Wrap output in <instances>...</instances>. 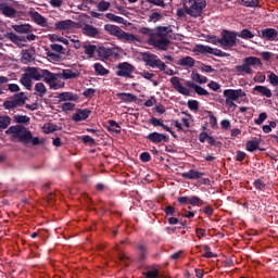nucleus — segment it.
Returning <instances> with one entry per match:
<instances>
[{
	"label": "nucleus",
	"mask_w": 278,
	"mask_h": 278,
	"mask_svg": "<svg viewBox=\"0 0 278 278\" xmlns=\"http://www.w3.org/2000/svg\"><path fill=\"white\" fill-rule=\"evenodd\" d=\"M193 90L200 97H208L210 96V92L199 85H197Z\"/></svg>",
	"instance_id": "49"
},
{
	"label": "nucleus",
	"mask_w": 278,
	"mask_h": 278,
	"mask_svg": "<svg viewBox=\"0 0 278 278\" xmlns=\"http://www.w3.org/2000/svg\"><path fill=\"white\" fill-rule=\"evenodd\" d=\"M191 78L195 84H205L207 81V77L194 72L191 74Z\"/></svg>",
	"instance_id": "37"
},
{
	"label": "nucleus",
	"mask_w": 278,
	"mask_h": 278,
	"mask_svg": "<svg viewBox=\"0 0 278 278\" xmlns=\"http://www.w3.org/2000/svg\"><path fill=\"white\" fill-rule=\"evenodd\" d=\"M93 68H94V71H96V73H97V75H109L110 74V70H108V68H104L102 65H101V63H96L94 65H93Z\"/></svg>",
	"instance_id": "41"
},
{
	"label": "nucleus",
	"mask_w": 278,
	"mask_h": 278,
	"mask_svg": "<svg viewBox=\"0 0 278 278\" xmlns=\"http://www.w3.org/2000/svg\"><path fill=\"white\" fill-rule=\"evenodd\" d=\"M254 188L256 190H266V185L262 181V179L254 180Z\"/></svg>",
	"instance_id": "55"
},
{
	"label": "nucleus",
	"mask_w": 278,
	"mask_h": 278,
	"mask_svg": "<svg viewBox=\"0 0 278 278\" xmlns=\"http://www.w3.org/2000/svg\"><path fill=\"white\" fill-rule=\"evenodd\" d=\"M8 90H10L11 92H20L21 87L17 84H9Z\"/></svg>",
	"instance_id": "64"
},
{
	"label": "nucleus",
	"mask_w": 278,
	"mask_h": 278,
	"mask_svg": "<svg viewBox=\"0 0 278 278\" xmlns=\"http://www.w3.org/2000/svg\"><path fill=\"white\" fill-rule=\"evenodd\" d=\"M195 51H198V53H208L210 55H215L216 58H227V53L223 52V50L212 48L210 46L198 45L195 47Z\"/></svg>",
	"instance_id": "12"
},
{
	"label": "nucleus",
	"mask_w": 278,
	"mask_h": 278,
	"mask_svg": "<svg viewBox=\"0 0 278 278\" xmlns=\"http://www.w3.org/2000/svg\"><path fill=\"white\" fill-rule=\"evenodd\" d=\"M72 110H75V103L65 102V103L62 104V111L63 112H72Z\"/></svg>",
	"instance_id": "52"
},
{
	"label": "nucleus",
	"mask_w": 278,
	"mask_h": 278,
	"mask_svg": "<svg viewBox=\"0 0 278 278\" xmlns=\"http://www.w3.org/2000/svg\"><path fill=\"white\" fill-rule=\"evenodd\" d=\"M100 58H103V60H110V58H118L121 53V48H106L101 47L98 51Z\"/></svg>",
	"instance_id": "15"
},
{
	"label": "nucleus",
	"mask_w": 278,
	"mask_h": 278,
	"mask_svg": "<svg viewBox=\"0 0 278 278\" xmlns=\"http://www.w3.org/2000/svg\"><path fill=\"white\" fill-rule=\"evenodd\" d=\"M247 151H250V153H253V151H257L260 149V140L257 138L250 140L245 144Z\"/></svg>",
	"instance_id": "28"
},
{
	"label": "nucleus",
	"mask_w": 278,
	"mask_h": 278,
	"mask_svg": "<svg viewBox=\"0 0 278 278\" xmlns=\"http://www.w3.org/2000/svg\"><path fill=\"white\" fill-rule=\"evenodd\" d=\"M141 77H143V79H148L149 81H153V78L155 77V74L150 73L148 71H143L141 73Z\"/></svg>",
	"instance_id": "57"
},
{
	"label": "nucleus",
	"mask_w": 278,
	"mask_h": 278,
	"mask_svg": "<svg viewBox=\"0 0 278 278\" xmlns=\"http://www.w3.org/2000/svg\"><path fill=\"white\" fill-rule=\"evenodd\" d=\"M12 123V119L10 116H1L0 117V131H3V129H8L10 127V124Z\"/></svg>",
	"instance_id": "36"
},
{
	"label": "nucleus",
	"mask_w": 278,
	"mask_h": 278,
	"mask_svg": "<svg viewBox=\"0 0 278 278\" xmlns=\"http://www.w3.org/2000/svg\"><path fill=\"white\" fill-rule=\"evenodd\" d=\"M70 42L73 43L74 49H81V41H79V37L72 35L67 37Z\"/></svg>",
	"instance_id": "43"
},
{
	"label": "nucleus",
	"mask_w": 278,
	"mask_h": 278,
	"mask_svg": "<svg viewBox=\"0 0 278 278\" xmlns=\"http://www.w3.org/2000/svg\"><path fill=\"white\" fill-rule=\"evenodd\" d=\"M35 94L37 97H42L43 94H47V87L42 83H37L35 85Z\"/></svg>",
	"instance_id": "35"
},
{
	"label": "nucleus",
	"mask_w": 278,
	"mask_h": 278,
	"mask_svg": "<svg viewBox=\"0 0 278 278\" xmlns=\"http://www.w3.org/2000/svg\"><path fill=\"white\" fill-rule=\"evenodd\" d=\"M195 236L199 240H202V238H205L207 236V231L203 228H197Z\"/></svg>",
	"instance_id": "54"
},
{
	"label": "nucleus",
	"mask_w": 278,
	"mask_h": 278,
	"mask_svg": "<svg viewBox=\"0 0 278 278\" xmlns=\"http://www.w3.org/2000/svg\"><path fill=\"white\" fill-rule=\"evenodd\" d=\"M5 134L7 136H11L13 142H22V144H29V142H31V131L24 126H11Z\"/></svg>",
	"instance_id": "2"
},
{
	"label": "nucleus",
	"mask_w": 278,
	"mask_h": 278,
	"mask_svg": "<svg viewBox=\"0 0 278 278\" xmlns=\"http://www.w3.org/2000/svg\"><path fill=\"white\" fill-rule=\"evenodd\" d=\"M178 63L180 66H187L188 68H192V66H194V60L192 56H185L180 59Z\"/></svg>",
	"instance_id": "33"
},
{
	"label": "nucleus",
	"mask_w": 278,
	"mask_h": 278,
	"mask_svg": "<svg viewBox=\"0 0 278 278\" xmlns=\"http://www.w3.org/2000/svg\"><path fill=\"white\" fill-rule=\"evenodd\" d=\"M208 88L211 90H213L214 92H218V90H220V84L216 83V81H211L208 85Z\"/></svg>",
	"instance_id": "59"
},
{
	"label": "nucleus",
	"mask_w": 278,
	"mask_h": 278,
	"mask_svg": "<svg viewBox=\"0 0 278 278\" xmlns=\"http://www.w3.org/2000/svg\"><path fill=\"white\" fill-rule=\"evenodd\" d=\"M51 51H54L55 53H62L64 51V47L62 45L52 43L50 45Z\"/></svg>",
	"instance_id": "56"
},
{
	"label": "nucleus",
	"mask_w": 278,
	"mask_h": 278,
	"mask_svg": "<svg viewBox=\"0 0 278 278\" xmlns=\"http://www.w3.org/2000/svg\"><path fill=\"white\" fill-rule=\"evenodd\" d=\"M262 66V60L257 56H248L243 59L242 65H237L235 71L237 75H253V68Z\"/></svg>",
	"instance_id": "5"
},
{
	"label": "nucleus",
	"mask_w": 278,
	"mask_h": 278,
	"mask_svg": "<svg viewBox=\"0 0 278 278\" xmlns=\"http://www.w3.org/2000/svg\"><path fill=\"white\" fill-rule=\"evenodd\" d=\"M25 101H27V96H25V92H20L11 100L4 101L3 108L4 110H16V108H23V105H25Z\"/></svg>",
	"instance_id": "9"
},
{
	"label": "nucleus",
	"mask_w": 278,
	"mask_h": 278,
	"mask_svg": "<svg viewBox=\"0 0 278 278\" xmlns=\"http://www.w3.org/2000/svg\"><path fill=\"white\" fill-rule=\"evenodd\" d=\"M59 101H77V94L73 92H62L58 97Z\"/></svg>",
	"instance_id": "29"
},
{
	"label": "nucleus",
	"mask_w": 278,
	"mask_h": 278,
	"mask_svg": "<svg viewBox=\"0 0 278 278\" xmlns=\"http://www.w3.org/2000/svg\"><path fill=\"white\" fill-rule=\"evenodd\" d=\"M219 40L222 49H232V47L238 45V33L231 30H223Z\"/></svg>",
	"instance_id": "7"
},
{
	"label": "nucleus",
	"mask_w": 278,
	"mask_h": 278,
	"mask_svg": "<svg viewBox=\"0 0 278 278\" xmlns=\"http://www.w3.org/2000/svg\"><path fill=\"white\" fill-rule=\"evenodd\" d=\"M29 16L34 21V23H36V25H39L40 27H47L49 25L47 18L38 13V11H29Z\"/></svg>",
	"instance_id": "20"
},
{
	"label": "nucleus",
	"mask_w": 278,
	"mask_h": 278,
	"mask_svg": "<svg viewBox=\"0 0 278 278\" xmlns=\"http://www.w3.org/2000/svg\"><path fill=\"white\" fill-rule=\"evenodd\" d=\"M207 42H210L211 45H219L220 46V38H218L216 36H208Z\"/></svg>",
	"instance_id": "60"
},
{
	"label": "nucleus",
	"mask_w": 278,
	"mask_h": 278,
	"mask_svg": "<svg viewBox=\"0 0 278 278\" xmlns=\"http://www.w3.org/2000/svg\"><path fill=\"white\" fill-rule=\"evenodd\" d=\"M15 123L27 125L29 123L30 118L27 115H14Z\"/></svg>",
	"instance_id": "44"
},
{
	"label": "nucleus",
	"mask_w": 278,
	"mask_h": 278,
	"mask_svg": "<svg viewBox=\"0 0 278 278\" xmlns=\"http://www.w3.org/2000/svg\"><path fill=\"white\" fill-rule=\"evenodd\" d=\"M207 7L205 0H184V10L189 16L199 18L203 14V10Z\"/></svg>",
	"instance_id": "4"
},
{
	"label": "nucleus",
	"mask_w": 278,
	"mask_h": 278,
	"mask_svg": "<svg viewBox=\"0 0 278 278\" xmlns=\"http://www.w3.org/2000/svg\"><path fill=\"white\" fill-rule=\"evenodd\" d=\"M116 97L119 98L121 101H124V103H134V101H136V96H134V93L121 92L117 93Z\"/></svg>",
	"instance_id": "27"
},
{
	"label": "nucleus",
	"mask_w": 278,
	"mask_h": 278,
	"mask_svg": "<svg viewBox=\"0 0 278 278\" xmlns=\"http://www.w3.org/2000/svg\"><path fill=\"white\" fill-rule=\"evenodd\" d=\"M238 36L243 40H251V38H255V35H253V33L247 28L242 29Z\"/></svg>",
	"instance_id": "40"
},
{
	"label": "nucleus",
	"mask_w": 278,
	"mask_h": 278,
	"mask_svg": "<svg viewBox=\"0 0 278 278\" xmlns=\"http://www.w3.org/2000/svg\"><path fill=\"white\" fill-rule=\"evenodd\" d=\"M13 29L17 31V34H29L31 26L29 24L14 25Z\"/></svg>",
	"instance_id": "31"
},
{
	"label": "nucleus",
	"mask_w": 278,
	"mask_h": 278,
	"mask_svg": "<svg viewBox=\"0 0 278 278\" xmlns=\"http://www.w3.org/2000/svg\"><path fill=\"white\" fill-rule=\"evenodd\" d=\"M169 28L166 26L156 27V33L151 35L148 39V45L154 47V49H159L160 51H167L170 41L168 38Z\"/></svg>",
	"instance_id": "1"
},
{
	"label": "nucleus",
	"mask_w": 278,
	"mask_h": 278,
	"mask_svg": "<svg viewBox=\"0 0 278 278\" xmlns=\"http://www.w3.org/2000/svg\"><path fill=\"white\" fill-rule=\"evenodd\" d=\"M181 177L184 179H201L203 177V173L190 169L189 172L182 173Z\"/></svg>",
	"instance_id": "26"
},
{
	"label": "nucleus",
	"mask_w": 278,
	"mask_h": 278,
	"mask_svg": "<svg viewBox=\"0 0 278 278\" xmlns=\"http://www.w3.org/2000/svg\"><path fill=\"white\" fill-rule=\"evenodd\" d=\"M0 12L8 18H14V16H16V10L7 4H0Z\"/></svg>",
	"instance_id": "24"
},
{
	"label": "nucleus",
	"mask_w": 278,
	"mask_h": 278,
	"mask_svg": "<svg viewBox=\"0 0 278 278\" xmlns=\"http://www.w3.org/2000/svg\"><path fill=\"white\" fill-rule=\"evenodd\" d=\"M105 17L112 23H119V24L125 23V18H123L122 16L115 15L114 13H106Z\"/></svg>",
	"instance_id": "39"
},
{
	"label": "nucleus",
	"mask_w": 278,
	"mask_h": 278,
	"mask_svg": "<svg viewBox=\"0 0 278 278\" xmlns=\"http://www.w3.org/2000/svg\"><path fill=\"white\" fill-rule=\"evenodd\" d=\"M48 38H49L50 42H62L63 45H66V47H68V45H70L68 39H66L60 35H55V34L48 35Z\"/></svg>",
	"instance_id": "30"
},
{
	"label": "nucleus",
	"mask_w": 278,
	"mask_h": 278,
	"mask_svg": "<svg viewBox=\"0 0 278 278\" xmlns=\"http://www.w3.org/2000/svg\"><path fill=\"white\" fill-rule=\"evenodd\" d=\"M208 123L212 129H216V127H218V119L216 118V116H214L212 111H208Z\"/></svg>",
	"instance_id": "45"
},
{
	"label": "nucleus",
	"mask_w": 278,
	"mask_h": 278,
	"mask_svg": "<svg viewBox=\"0 0 278 278\" xmlns=\"http://www.w3.org/2000/svg\"><path fill=\"white\" fill-rule=\"evenodd\" d=\"M47 55L49 60H52V62H60V54H55L53 52L48 51Z\"/></svg>",
	"instance_id": "61"
},
{
	"label": "nucleus",
	"mask_w": 278,
	"mask_h": 278,
	"mask_svg": "<svg viewBox=\"0 0 278 278\" xmlns=\"http://www.w3.org/2000/svg\"><path fill=\"white\" fill-rule=\"evenodd\" d=\"M189 110L192 112H199V101L197 100H189L187 103Z\"/></svg>",
	"instance_id": "50"
},
{
	"label": "nucleus",
	"mask_w": 278,
	"mask_h": 278,
	"mask_svg": "<svg viewBox=\"0 0 278 278\" xmlns=\"http://www.w3.org/2000/svg\"><path fill=\"white\" fill-rule=\"evenodd\" d=\"M245 8H260V0H242Z\"/></svg>",
	"instance_id": "47"
},
{
	"label": "nucleus",
	"mask_w": 278,
	"mask_h": 278,
	"mask_svg": "<svg viewBox=\"0 0 278 278\" xmlns=\"http://www.w3.org/2000/svg\"><path fill=\"white\" fill-rule=\"evenodd\" d=\"M266 118H268V114L260 113L258 117L256 119H254V123H255V125H262L264 123V121H266Z\"/></svg>",
	"instance_id": "53"
},
{
	"label": "nucleus",
	"mask_w": 278,
	"mask_h": 278,
	"mask_svg": "<svg viewBox=\"0 0 278 278\" xmlns=\"http://www.w3.org/2000/svg\"><path fill=\"white\" fill-rule=\"evenodd\" d=\"M59 74L61 75L62 79H77V77L80 75L79 70L75 68L63 70L62 73Z\"/></svg>",
	"instance_id": "22"
},
{
	"label": "nucleus",
	"mask_w": 278,
	"mask_h": 278,
	"mask_svg": "<svg viewBox=\"0 0 278 278\" xmlns=\"http://www.w3.org/2000/svg\"><path fill=\"white\" fill-rule=\"evenodd\" d=\"M81 29L83 34H85V36H89V38H97V36L100 35L99 28L90 24H85L84 26H81Z\"/></svg>",
	"instance_id": "21"
},
{
	"label": "nucleus",
	"mask_w": 278,
	"mask_h": 278,
	"mask_svg": "<svg viewBox=\"0 0 278 278\" xmlns=\"http://www.w3.org/2000/svg\"><path fill=\"white\" fill-rule=\"evenodd\" d=\"M104 29L110 36H115V38H118L122 42H139L140 38L138 36L126 33L125 30L121 29V27L112 24H105Z\"/></svg>",
	"instance_id": "3"
},
{
	"label": "nucleus",
	"mask_w": 278,
	"mask_h": 278,
	"mask_svg": "<svg viewBox=\"0 0 278 278\" xmlns=\"http://www.w3.org/2000/svg\"><path fill=\"white\" fill-rule=\"evenodd\" d=\"M9 38L11 39V42H14L17 47H23V42H25V37H20L13 33L9 34Z\"/></svg>",
	"instance_id": "34"
},
{
	"label": "nucleus",
	"mask_w": 278,
	"mask_h": 278,
	"mask_svg": "<svg viewBox=\"0 0 278 278\" xmlns=\"http://www.w3.org/2000/svg\"><path fill=\"white\" fill-rule=\"evenodd\" d=\"M147 139L154 144H160L161 142H166V135L160 132H152L147 136Z\"/></svg>",
	"instance_id": "23"
},
{
	"label": "nucleus",
	"mask_w": 278,
	"mask_h": 278,
	"mask_svg": "<svg viewBox=\"0 0 278 278\" xmlns=\"http://www.w3.org/2000/svg\"><path fill=\"white\" fill-rule=\"evenodd\" d=\"M20 84H22V86H24L26 88V90H31V88H33L31 78L27 75V73H25L21 77Z\"/></svg>",
	"instance_id": "32"
},
{
	"label": "nucleus",
	"mask_w": 278,
	"mask_h": 278,
	"mask_svg": "<svg viewBox=\"0 0 278 278\" xmlns=\"http://www.w3.org/2000/svg\"><path fill=\"white\" fill-rule=\"evenodd\" d=\"M224 97L226 99V106L228 108V110L233 111L236 110V108H238L236 101L242 99L243 97H247V92L242 89H225Z\"/></svg>",
	"instance_id": "6"
},
{
	"label": "nucleus",
	"mask_w": 278,
	"mask_h": 278,
	"mask_svg": "<svg viewBox=\"0 0 278 278\" xmlns=\"http://www.w3.org/2000/svg\"><path fill=\"white\" fill-rule=\"evenodd\" d=\"M90 114H92V111H90V109H78L72 115V119L75 123H81V121H86L87 118H89Z\"/></svg>",
	"instance_id": "17"
},
{
	"label": "nucleus",
	"mask_w": 278,
	"mask_h": 278,
	"mask_svg": "<svg viewBox=\"0 0 278 278\" xmlns=\"http://www.w3.org/2000/svg\"><path fill=\"white\" fill-rule=\"evenodd\" d=\"M146 278H157L160 277V270L157 268H153L152 270H148L143 273Z\"/></svg>",
	"instance_id": "48"
},
{
	"label": "nucleus",
	"mask_w": 278,
	"mask_h": 278,
	"mask_svg": "<svg viewBox=\"0 0 278 278\" xmlns=\"http://www.w3.org/2000/svg\"><path fill=\"white\" fill-rule=\"evenodd\" d=\"M269 83L271 86H278V76L275 73L268 75Z\"/></svg>",
	"instance_id": "58"
},
{
	"label": "nucleus",
	"mask_w": 278,
	"mask_h": 278,
	"mask_svg": "<svg viewBox=\"0 0 278 278\" xmlns=\"http://www.w3.org/2000/svg\"><path fill=\"white\" fill-rule=\"evenodd\" d=\"M150 21L153 23H157V21H162V14L154 12L150 15Z\"/></svg>",
	"instance_id": "63"
},
{
	"label": "nucleus",
	"mask_w": 278,
	"mask_h": 278,
	"mask_svg": "<svg viewBox=\"0 0 278 278\" xmlns=\"http://www.w3.org/2000/svg\"><path fill=\"white\" fill-rule=\"evenodd\" d=\"M142 61L147 66H150L151 68H160L161 71H166V63L162 62L157 55L151 52L143 53Z\"/></svg>",
	"instance_id": "8"
},
{
	"label": "nucleus",
	"mask_w": 278,
	"mask_h": 278,
	"mask_svg": "<svg viewBox=\"0 0 278 278\" xmlns=\"http://www.w3.org/2000/svg\"><path fill=\"white\" fill-rule=\"evenodd\" d=\"M77 27V23L72 20L59 21L54 24V29L62 34H73Z\"/></svg>",
	"instance_id": "11"
},
{
	"label": "nucleus",
	"mask_w": 278,
	"mask_h": 278,
	"mask_svg": "<svg viewBox=\"0 0 278 278\" xmlns=\"http://www.w3.org/2000/svg\"><path fill=\"white\" fill-rule=\"evenodd\" d=\"M109 131H113V134H121V125L116 123L114 119L109 121Z\"/></svg>",
	"instance_id": "38"
},
{
	"label": "nucleus",
	"mask_w": 278,
	"mask_h": 278,
	"mask_svg": "<svg viewBox=\"0 0 278 278\" xmlns=\"http://www.w3.org/2000/svg\"><path fill=\"white\" fill-rule=\"evenodd\" d=\"M112 4L105 0H102L98 3L97 8L99 12H108Z\"/></svg>",
	"instance_id": "42"
},
{
	"label": "nucleus",
	"mask_w": 278,
	"mask_h": 278,
	"mask_svg": "<svg viewBox=\"0 0 278 278\" xmlns=\"http://www.w3.org/2000/svg\"><path fill=\"white\" fill-rule=\"evenodd\" d=\"M49 70H41L36 67H30L27 70L26 74L30 79H35V81H40L43 79L46 81Z\"/></svg>",
	"instance_id": "13"
},
{
	"label": "nucleus",
	"mask_w": 278,
	"mask_h": 278,
	"mask_svg": "<svg viewBox=\"0 0 278 278\" xmlns=\"http://www.w3.org/2000/svg\"><path fill=\"white\" fill-rule=\"evenodd\" d=\"M253 91L262 94V97H266L267 99H270V97H273V91H270V89L266 86H255L253 88Z\"/></svg>",
	"instance_id": "25"
},
{
	"label": "nucleus",
	"mask_w": 278,
	"mask_h": 278,
	"mask_svg": "<svg viewBox=\"0 0 278 278\" xmlns=\"http://www.w3.org/2000/svg\"><path fill=\"white\" fill-rule=\"evenodd\" d=\"M81 140L85 144H94V139L88 135L83 136Z\"/></svg>",
	"instance_id": "62"
},
{
	"label": "nucleus",
	"mask_w": 278,
	"mask_h": 278,
	"mask_svg": "<svg viewBox=\"0 0 278 278\" xmlns=\"http://www.w3.org/2000/svg\"><path fill=\"white\" fill-rule=\"evenodd\" d=\"M22 60L25 62V64H27V62H31V60H34V55L31 52H29V50H24L22 52Z\"/></svg>",
	"instance_id": "46"
},
{
	"label": "nucleus",
	"mask_w": 278,
	"mask_h": 278,
	"mask_svg": "<svg viewBox=\"0 0 278 278\" xmlns=\"http://www.w3.org/2000/svg\"><path fill=\"white\" fill-rule=\"evenodd\" d=\"M45 81L50 86L51 90H60V88H64V81L62 80L60 73L54 74L48 71Z\"/></svg>",
	"instance_id": "10"
},
{
	"label": "nucleus",
	"mask_w": 278,
	"mask_h": 278,
	"mask_svg": "<svg viewBox=\"0 0 278 278\" xmlns=\"http://www.w3.org/2000/svg\"><path fill=\"white\" fill-rule=\"evenodd\" d=\"M190 118H192V116L190 114H186L185 117H181L180 123L179 121H173L172 125H174L178 131H184V127L186 129H190Z\"/></svg>",
	"instance_id": "18"
},
{
	"label": "nucleus",
	"mask_w": 278,
	"mask_h": 278,
	"mask_svg": "<svg viewBox=\"0 0 278 278\" xmlns=\"http://www.w3.org/2000/svg\"><path fill=\"white\" fill-rule=\"evenodd\" d=\"M134 73V65L129 63H121L117 65V77H131Z\"/></svg>",
	"instance_id": "16"
},
{
	"label": "nucleus",
	"mask_w": 278,
	"mask_h": 278,
	"mask_svg": "<svg viewBox=\"0 0 278 278\" xmlns=\"http://www.w3.org/2000/svg\"><path fill=\"white\" fill-rule=\"evenodd\" d=\"M278 33L275 28H265L261 31L260 38L275 42L277 40Z\"/></svg>",
	"instance_id": "19"
},
{
	"label": "nucleus",
	"mask_w": 278,
	"mask_h": 278,
	"mask_svg": "<svg viewBox=\"0 0 278 278\" xmlns=\"http://www.w3.org/2000/svg\"><path fill=\"white\" fill-rule=\"evenodd\" d=\"M94 51H97V46H85V54L89 58L94 55Z\"/></svg>",
	"instance_id": "51"
},
{
	"label": "nucleus",
	"mask_w": 278,
	"mask_h": 278,
	"mask_svg": "<svg viewBox=\"0 0 278 278\" xmlns=\"http://www.w3.org/2000/svg\"><path fill=\"white\" fill-rule=\"evenodd\" d=\"M169 81L176 92H179V94H184L185 97H190V89L181 84V78L173 76Z\"/></svg>",
	"instance_id": "14"
}]
</instances>
